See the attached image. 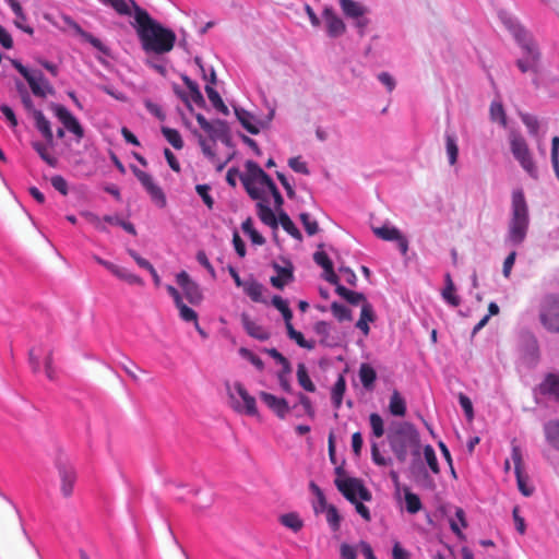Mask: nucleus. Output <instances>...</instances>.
<instances>
[{
    "instance_id": "nucleus-1",
    "label": "nucleus",
    "mask_w": 559,
    "mask_h": 559,
    "mask_svg": "<svg viewBox=\"0 0 559 559\" xmlns=\"http://www.w3.org/2000/svg\"><path fill=\"white\" fill-rule=\"evenodd\" d=\"M240 179L248 195L257 201V214L260 221L272 229L277 228L275 215L270 206V197L273 198L276 209L284 204V199L271 177L253 160L245 163V171L229 168L226 181L229 186L236 187L237 179Z\"/></svg>"
},
{
    "instance_id": "nucleus-2",
    "label": "nucleus",
    "mask_w": 559,
    "mask_h": 559,
    "mask_svg": "<svg viewBox=\"0 0 559 559\" xmlns=\"http://www.w3.org/2000/svg\"><path fill=\"white\" fill-rule=\"evenodd\" d=\"M139 36L146 52L163 55L169 52L176 41V34L153 20L145 11H138Z\"/></svg>"
},
{
    "instance_id": "nucleus-3",
    "label": "nucleus",
    "mask_w": 559,
    "mask_h": 559,
    "mask_svg": "<svg viewBox=\"0 0 559 559\" xmlns=\"http://www.w3.org/2000/svg\"><path fill=\"white\" fill-rule=\"evenodd\" d=\"M500 20L521 48L522 56L516 61L520 71L537 73L540 66V51L533 36L513 16L503 12L500 13Z\"/></svg>"
},
{
    "instance_id": "nucleus-4",
    "label": "nucleus",
    "mask_w": 559,
    "mask_h": 559,
    "mask_svg": "<svg viewBox=\"0 0 559 559\" xmlns=\"http://www.w3.org/2000/svg\"><path fill=\"white\" fill-rule=\"evenodd\" d=\"M390 447L399 462L404 463L413 456L415 466L420 460L421 443L418 430L409 423H400L389 435Z\"/></svg>"
},
{
    "instance_id": "nucleus-5",
    "label": "nucleus",
    "mask_w": 559,
    "mask_h": 559,
    "mask_svg": "<svg viewBox=\"0 0 559 559\" xmlns=\"http://www.w3.org/2000/svg\"><path fill=\"white\" fill-rule=\"evenodd\" d=\"M530 227L528 205L521 188L514 189L511 194V215L504 242L512 247L523 243Z\"/></svg>"
},
{
    "instance_id": "nucleus-6",
    "label": "nucleus",
    "mask_w": 559,
    "mask_h": 559,
    "mask_svg": "<svg viewBox=\"0 0 559 559\" xmlns=\"http://www.w3.org/2000/svg\"><path fill=\"white\" fill-rule=\"evenodd\" d=\"M508 141L513 158L531 179L537 181L539 169L525 138L520 132L512 130L508 135Z\"/></svg>"
},
{
    "instance_id": "nucleus-7",
    "label": "nucleus",
    "mask_w": 559,
    "mask_h": 559,
    "mask_svg": "<svg viewBox=\"0 0 559 559\" xmlns=\"http://www.w3.org/2000/svg\"><path fill=\"white\" fill-rule=\"evenodd\" d=\"M338 4L343 15L352 21L357 34L364 37L370 23L368 7L357 0H338Z\"/></svg>"
},
{
    "instance_id": "nucleus-8",
    "label": "nucleus",
    "mask_w": 559,
    "mask_h": 559,
    "mask_svg": "<svg viewBox=\"0 0 559 559\" xmlns=\"http://www.w3.org/2000/svg\"><path fill=\"white\" fill-rule=\"evenodd\" d=\"M539 321L550 333H559V295H546L539 305Z\"/></svg>"
},
{
    "instance_id": "nucleus-9",
    "label": "nucleus",
    "mask_w": 559,
    "mask_h": 559,
    "mask_svg": "<svg viewBox=\"0 0 559 559\" xmlns=\"http://www.w3.org/2000/svg\"><path fill=\"white\" fill-rule=\"evenodd\" d=\"M13 67L27 81L32 93L37 97H46L53 94V87L38 70H29L20 61L14 60Z\"/></svg>"
},
{
    "instance_id": "nucleus-10",
    "label": "nucleus",
    "mask_w": 559,
    "mask_h": 559,
    "mask_svg": "<svg viewBox=\"0 0 559 559\" xmlns=\"http://www.w3.org/2000/svg\"><path fill=\"white\" fill-rule=\"evenodd\" d=\"M334 483L340 492L352 503H356L357 500L370 501L372 499L371 492L358 478L337 477Z\"/></svg>"
},
{
    "instance_id": "nucleus-11",
    "label": "nucleus",
    "mask_w": 559,
    "mask_h": 559,
    "mask_svg": "<svg viewBox=\"0 0 559 559\" xmlns=\"http://www.w3.org/2000/svg\"><path fill=\"white\" fill-rule=\"evenodd\" d=\"M228 394L235 411L249 416L258 414L255 399L248 393L240 382H235L228 386Z\"/></svg>"
},
{
    "instance_id": "nucleus-12",
    "label": "nucleus",
    "mask_w": 559,
    "mask_h": 559,
    "mask_svg": "<svg viewBox=\"0 0 559 559\" xmlns=\"http://www.w3.org/2000/svg\"><path fill=\"white\" fill-rule=\"evenodd\" d=\"M132 171L146 193L150 195L152 202L160 209L165 207L167 203L166 195L163 189L155 182L154 178L138 167H133Z\"/></svg>"
},
{
    "instance_id": "nucleus-13",
    "label": "nucleus",
    "mask_w": 559,
    "mask_h": 559,
    "mask_svg": "<svg viewBox=\"0 0 559 559\" xmlns=\"http://www.w3.org/2000/svg\"><path fill=\"white\" fill-rule=\"evenodd\" d=\"M56 467L60 479V492L64 498H70L78 479L76 469L68 460L61 459L58 460Z\"/></svg>"
},
{
    "instance_id": "nucleus-14",
    "label": "nucleus",
    "mask_w": 559,
    "mask_h": 559,
    "mask_svg": "<svg viewBox=\"0 0 559 559\" xmlns=\"http://www.w3.org/2000/svg\"><path fill=\"white\" fill-rule=\"evenodd\" d=\"M324 31L329 38L336 39L346 33L347 26L343 19L331 5H325L321 12Z\"/></svg>"
},
{
    "instance_id": "nucleus-15",
    "label": "nucleus",
    "mask_w": 559,
    "mask_h": 559,
    "mask_svg": "<svg viewBox=\"0 0 559 559\" xmlns=\"http://www.w3.org/2000/svg\"><path fill=\"white\" fill-rule=\"evenodd\" d=\"M176 282L182 289L186 299L191 305H199L203 300V293L200 285L191 280L190 275L186 271H181L176 275Z\"/></svg>"
},
{
    "instance_id": "nucleus-16",
    "label": "nucleus",
    "mask_w": 559,
    "mask_h": 559,
    "mask_svg": "<svg viewBox=\"0 0 559 559\" xmlns=\"http://www.w3.org/2000/svg\"><path fill=\"white\" fill-rule=\"evenodd\" d=\"M511 457L514 463L518 488L523 496L530 497L534 492V487L530 485L528 476L523 472L522 452L519 447L512 448Z\"/></svg>"
},
{
    "instance_id": "nucleus-17",
    "label": "nucleus",
    "mask_w": 559,
    "mask_h": 559,
    "mask_svg": "<svg viewBox=\"0 0 559 559\" xmlns=\"http://www.w3.org/2000/svg\"><path fill=\"white\" fill-rule=\"evenodd\" d=\"M195 119L201 129L210 136L213 141H224L228 138V126L224 120L216 119L209 121L202 114H197Z\"/></svg>"
},
{
    "instance_id": "nucleus-18",
    "label": "nucleus",
    "mask_w": 559,
    "mask_h": 559,
    "mask_svg": "<svg viewBox=\"0 0 559 559\" xmlns=\"http://www.w3.org/2000/svg\"><path fill=\"white\" fill-rule=\"evenodd\" d=\"M372 231L378 238L382 240L396 242L397 248L403 255L407 253L408 240L395 226L383 225L381 227L372 228Z\"/></svg>"
},
{
    "instance_id": "nucleus-19",
    "label": "nucleus",
    "mask_w": 559,
    "mask_h": 559,
    "mask_svg": "<svg viewBox=\"0 0 559 559\" xmlns=\"http://www.w3.org/2000/svg\"><path fill=\"white\" fill-rule=\"evenodd\" d=\"M52 110L55 116L69 132L73 133L79 140L84 136L83 127L69 109L62 105L56 104L52 106Z\"/></svg>"
},
{
    "instance_id": "nucleus-20",
    "label": "nucleus",
    "mask_w": 559,
    "mask_h": 559,
    "mask_svg": "<svg viewBox=\"0 0 559 559\" xmlns=\"http://www.w3.org/2000/svg\"><path fill=\"white\" fill-rule=\"evenodd\" d=\"M261 401L272 409L280 418H285L289 412L288 403L283 397H277L267 392H260Z\"/></svg>"
},
{
    "instance_id": "nucleus-21",
    "label": "nucleus",
    "mask_w": 559,
    "mask_h": 559,
    "mask_svg": "<svg viewBox=\"0 0 559 559\" xmlns=\"http://www.w3.org/2000/svg\"><path fill=\"white\" fill-rule=\"evenodd\" d=\"M273 269L277 274L276 276L271 277V284L274 287L282 289L286 284L294 280L293 265L290 262H286L285 266L274 263Z\"/></svg>"
},
{
    "instance_id": "nucleus-22",
    "label": "nucleus",
    "mask_w": 559,
    "mask_h": 559,
    "mask_svg": "<svg viewBox=\"0 0 559 559\" xmlns=\"http://www.w3.org/2000/svg\"><path fill=\"white\" fill-rule=\"evenodd\" d=\"M539 393L559 403V374L548 373L539 384Z\"/></svg>"
},
{
    "instance_id": "nucleus-23",
    "label": "nucleus",
    "mask_w": 559,
    "mask_h": 559,
    "mask_svg": "<svg viewBox=\"0 0 559 559\" xmlns=\"http://www.w3.org/2000/svg\"><path fill=\"white\" fill-rule=\"evenodd\" d=\"M241 323L245 331L251 337L259 341H266L270 337L269 332L263 326L251 320L247 313L241 314Z\"/></svg>"
},
{
    "instance_id": "nucleus-24",
    "label": "nucleus",
    "mask_w": 559,
    "mask_h": 559,
    "mask_svg": "<svg viewBox=\"0 0 559 559\" xmlns=\"http://www.w3.org/2000/svg\"><path fill=\"white\" fill-rule=\"evenodd\" d=\"M445 153L450 166H454L457 163L459 157V143L457 135L454 131L445 130Z\"/></svg>"
},
{
    "instance_id": "nucleus-25",
    "label": "nucleus",
    "mask_w": 559,
    "mask_h": 559,
    "mask_svg": "<svg viewBox=\"0 0 559 559\" xmlns=\"http://www.w3.org/2000/svg\"><path fill=\"white\" fill-rule=\"evenodd\" d=\"M7 3L9 4V7L11 8L15 15V26L27 34H33L34 31L29 25H27V16L24 13L20 2L17 0H7Z\"/></svg>"
},
{
    "instance_id": "nucleus-26",
    "label": "nucleus",
    "mask_w": 559,
    "mask_h": 559,
    "mask_svg": "<svg viewBox=\"0 0 559 559\" xmlns=\"http://www.w3.org/2000/svg\"><path fill=\"white\" fill-rule=\"evenodd\" d=\"M33 116L35 120V127L45 138L49 145H53V133L50 127L49 120L44 116L40 110L34 109Z\"/></svg>"
},
{
    "instance_id": "nucleus-27",
    "label": "nucleus",
    "mask_w": 559,
    "mask_h": 559,
    "mask_svg": "<svg viewBox=\"0 0 559 559\" xmlns=\"http://www.w3.org/2000/svg\"><path fill=\"white\" fill-rule=\"evenodd\" d=\"M376 320L374 311L370 302L361 305L360 318L356 322V328L360 330L365 336L370 332L369 323Z\"/></svg>"
},
{
    "instance_id": "nucleus-28",
    "label": "nucleus",
    "mask_w": 559,
    "mask_h": 559,
    "mask_svg": "<svg viewBox=\"0 0 559 559\" xmlns=\"http://www.w3.org/2000/svg\"><path fill=\"white\" fill-rule=\"evenodd\" d=\"M544 433L547 443L559 451V419H551L544 424Z\"/></svg>"
},
{
    "instance_id": "nucleus-29",
    "label": "nucleus",
    "mask_w": 559,
    "mask_h": 559,
    "mask_svg": "<svg viewBox=\"0 0 559 559\" xmlns=\"http://www.w3.org/2000/svg\"><path fill=\"white\" fill-rule=\"evenodd\" d=\"M358 376L362 386L370 391L373 389L374 382L377 380V372L373 367L367 362H364L359 367Z\"/></svg>"
},
{
    "instance_id": "nucleus-30",
    "label": "nucleus",
    "mask_w": 559,
    "mask_h": 559,
    "mask_svg": "<svg viewBox=\"0 0 559 559\" xmlns=\"http://www.w3.org/2000/svg\"><path fill=\"white\" fill-rule=\"evenodd\" d=\"M389 412L397 417H403L406 414V402L397 390H394L390 396Z\"/></svg>"
},
{
    "instance_id": "nucleus-31",
    "label": "nucleus",
    "mask_w": 559,
    "mask_h": 559,
    "mask_svg": "<svg viewBox=\"0 0 559 559\" xmlns=\"http://www.w3.org/2000/svg\"><path fill=\"white\" fill-rule=\"evenodd\" d=\"M242 288H243V292L254 302H264V299H263L264 287L259 282H257L254 280L246 281Z\"/></svg>"
},
{
    "instance_id": "nucleus-32",
    "label": "nucleus",
    "mask_w": 559,
    "mask_h": 559,
    "mask_svg": "<svg viewBox=\"0 0 559 559\" xmlns=\"http://www.w3.org/2000/svg\"><path fill=\"white\" fill-rule=\"evenodd\" d=\"M346 391V381L345 378L340 374L337 380L335 381L332 392H331V400L334 408L338 409L342 406L343 396Z\"/></svg>"
},
{
    "instance_id": "nucleus-33",
    "label": "nucleus",
    "mask_w": 559,
    "mask_h": 559,
    "mask_svg": "<svg viewBox=\"0 0 559 559\" xmlns=\"http://www.w3.org/2000/svg\"><path fill=\"white\" fill-rule=\"evenodd\" d=\"M336 293H337L338 296H341L347 302H349L352 305H355V306L359 305V304L368 302L366 300V297H365V295L362 293L350 290V289L346 288L343 285H337L336 286Z\"/></svg>"
},
{
    "instance_id": "nucleus-34",
    "label": "nucleus",
    "mask_w": 559,
    "mask_h": 559,
    "mask_svg": "<svg viewBox=\"0 0 559 559\" xmlns=\"http://www.w3.org/2000/svg\"><path fill=\"white\" fill-rule=\"evenodd\" d=\"M32 146L46 164H48L51 167L57 166V158L49 153V147H51L52 145H49L47 141L46 143L35 141L32 143Z\"/></svg>"
},
{
    "instance_id": "nucleus-35",
    "label": "nucleus",
    "mask_w": 559,
    "mask_h": 559,
    "mask_svg": "<svg viewBox=\"0 0 559 559\" xmlns=\"http://www.w3.org/2000/svg\"><path fill=\"white\" fill-rule=\"evenodd\" d=\"M241 229L245 235H247L251 242L257 246H262L265 242V238L253 227V222L250 217H248L241 224Z\"/></svg>"
},
{
    "instance_id": "nucleus-36",
    "label": "nucleus",
    "mask_w": 559,
    "mask_h": 559,
    "mask_svg": "<svg viewBox=\"0 0 559 559\" xmlns=\"http://www.w3.org/2000/svg\"><path fill=\"white\" fill-rule=\"evenodd\" d=\"M236 115L241 126L251 134H258L260 127L254 122V117L246 110H236Z\"/></svg>"
},
{
    "instance_id": "nucleus-37",
    "label": "nucleus",
    "mask_w": 559,
    "mask_h": 559,
    "mask_svg": "<svg viewBox=\"0 0 559 559\" xmlns=\"http://www.w3.org/2000/svg\"><path fill=\"white\" fill-rule=\"evenodd\" d=\"M297 381L298 384L307 392H314L316 385L308 374L305 364L300 362L297 366Z\"/></svg>"
},
{
    "instance_id": "nucleus-38",
    "label": "nucleus",
    "mask_w": 559,
    "mask_h": 559,
    "mask_svg": "<svg viewBox=\"0 0 559 559\" xmlns=\"http://www.w3.org/2000/svg\"><path fill=\"white\" fill-rule=\"evenodd\" d=\"M405 509L409 514L419 512L423 503L418 495L412 492L409 489L404 490Z\"/></svg>"
},
{
    "instance_id": "nucleus-39",
    "label": "nucleus",
    "mask_w": 559,
    "mask_h": 559,
    "mask_svg": "<svg viewBox=\"0 0 559 559\" xmlns=\"http://www.w3.org/2000/svg\"><path fill=\"white\" fill-rule=\"evenodd\" d=\"M280 522H281L282 525H284L285 527L292 530L293 532H298L304 526L302 520L295 512H290V513H286V514L281 515Z\"/></svg>"
},
{
    "instance_id": "nucleus-40",
    "label": "nucleus",
    "mask_w": 559,
    "mask_h": 559,
    "mask_svg": "<svg viewBox=\"0 0 559 559\" xmlns=\"http://www.w3.org/2000/svg\"><path fill=\"white\" fill-rule=\"evenodd\" d=\"M467 523L465 520V513L463 509L457 508L455 511V518L450 519L451 531L459 537H463L462 528L466 527Z\"/></svg>"
},
{
    "instance_id": "nucleus-41",
    "label": "nucleus",
    "mask_w": 559,
    "mask_h": 559,
    "mask_svg": "<svg viewBox=\"0 0 559 559\" xmlns=\"http://www.w3.org/2000/svg\"><path fill=\"white\" fill-rule=\"evenodd\" d=\"M287 332V336L294 341L299 347L301 348H306V349H313L314 346H316V342L314 341H308L304 337L302 333L295 330L294 326H288V331Z\"/></svg>"
},
{
    "instance_id": "nucleus-42",
    "label": "nucleus",
    "mask_w": 559,
    "mask_h": 559,
    "mask_svg": "<svg viewBox=\"0 0 559 559\" xmlns=\"http://www.w3.org/2000/svg\"><path fill=\"white\" fill-rule=\"evenodd\" d=\"M421 451L424 453L425 461H426L428 467L430 468V471L433 474H439L440 467H439V463H438V459H437L435 449L430 444H427L424 448L421 447Z\"/></svg>"
},
{
    "instance_id": "nucleus-43",
    "label": "nucleus",
    "mask_w": 559,
    "mask_h": 559,
    "mask_svg": "<svg viewBox=\"0 0 559 559\" xmlns=\"http://www.w3.org/2000/svg\"><path fill=\"white\" fill-rule=\"evenodd\" d=\"M162 133L165 136V139L169 142V144L176 150H181L183 147L182 138L176 129L163 127Z\"/></svg>"
},
{
    "instance_id": "nucleus-44",
    "label": "nucleus",
    "mask_w": 559,
    "mask_h": 559,
    "mask_svg": "<svg viewBox=\"0 0 559 559\" xmlns=\"http://www.w3.org/2000/svg\"><path fill=\"white\" fill-rule=\"evenodd\" d=\"M114 275L116 277H118L119 280L127 282L130 285H140V286L143 285L142 278L140 276H138L136 274L130 272L126 267L118 266L117 271L115 272Z\"/></svg>"
},
{
    "instance_id": "nucleus-45",
    "label": "nucleus",
    "mask_w": 559,
    "mask_h": 559,
    "mask_svg": "<svg viewBox=\"0 0 559 559\" xmlns=\"http://www.w3.org/2000/svg\"><path fill=\"white\" fill-rule=\"evenodd\" d=\"M281 367L282 369L277 373L278 383L284 392L290 393L292 383L289 381V374L292 373V365L288 362L287 365H283Z\"/></svg>"
},
{
    "instance_id": "nucleus-46",
    "label": "nucleus",
    "mask_w": 559,
    "mask_h": 559,
    "mask_svg": "<svg viewBox=\"0 0 559 559\" xmlns=\"http://www.w3.org/2000/svg\"><path fill=\"white\" fill-rule=\"evenodd\" d=\"M205 93L210 99V102L212 103V105L218 109L219 111L226 114L227 112V107L226 105L224 104L222 97L219 96L218 92L210 84H206L205 85Z\"/></svg>"
},
{
    "instance_id": "nucleus-47",
    "label": "nucleus",
    "mask_w": 559,
    "mask_h": 559,
    "mask_svg": "<svg viewBox=\"0 0 559 559\" xmlns=\"http://www.w3.org/2000/svg\"><path fill=\"white\" fill-rule=\"evenodd\" d=\"M369 424L374 438H381L384 435V421L378 413L369 415Z\"/></svg>"
},
{
    "instance_id": "nucleus-48",
    "label": "nucleus",
    "mask_w": 559,
    "mask_h": 559,
    "mask_svg": "<svg viewBox=\"0 0 559 559\" xmlns=\"http://www.w3.org/2000/svg\"><path fill=\"white\" fill-rule=\"evenodd\" d=\"M326 522L333 532H337L341 527V515L334 506H330L324 510Z\"/></svg>"
},
{
    "instance_id": "nucleus-49",
    "label": "nucleus",
    "mask_w": 559,
    "mask_h": 559,
    "mask_svg": "<svg viewBox=\"0 0 559 559\" xmlns=\"http://www.w3.org/2000/svg\"><path fill=\"white\" fill-rule=\"evenodd\" d=\"M490 118L492 121L499 122L502 127L507 126V117L503 106L500 102H492L490 105Z\"/></svg>"
},
{
    "instance_id": "nucleus-50",
    "label": "nucleus",
    "mask_w": 559,
    "mask_h": 559,
    "mask_svg": "<svg viewBox=\"0 0 559 559\" xmlns=\"http://www.w3.org/2000/svg\"><path fill=\"white\" fill-rule=\"evenodd\" d=\"M522 122L527 128L530 135L537 136L539 130V121L537 117L531 114H521L520 115Z\"/></svg>"
},
{
    "instance_id": "nucleus-51",
    "label": "nucleus",
    "mask_w": 559,
    "mask_h": 559,
    "mask_svg": "<svg viewBox=\"0 0 559 559\" xmlns=\"http://www.w3.org/2000/svg\"><path fill=\"white\" fill-rule=\"evenodd\" d=\"M331 311L338 321H349L352 319L350 310L342 304L332 302Z\"/></svg>"
},
{
    "instance_id": "nucleus-52",
    "label": "nucleus",
    "mask_w": 559,
    "mask_h": 559,
    "mask_svg": "<svg viewBox=\"0 0 559 559\" xmlns=\"http://www.w3.org/2000/svg\"><path fill=\"white\" fill-rule=\"evenodd\" d=\"M177 307V309L179 310V317L181 318V320L186 321V322H195L198 321V314L197 312L188 307L183 300H181V304H177L175 305Z\"/></svg>"
},
{
    "instance_id": "nucleus-53",
    "label": "nucleus",
    "mask_w": 559,
    "mask_h": 559,
    "mask_svg": "<svg viewBox=\"0 0 559 559\" xmlns=\"http://www.w3.org/2000/svg\"><path fill=\"white\" fill-rule=\"evenodd\" d=\"M238 352L242 358L249 360L258 370H260V371L263 370L264 362L262 361V359L259 356H257L250 349H248L246 347H240Z\"/></svg>"
},
{
    "instance_id": "nucleus-54",
    "label": "nucleus",
    "mask_w": 559,
    "mask_h": 559,
    "mask_svg": "<svg viewBox=\"0 0 559 559\" xmlns=\"http://www.w3.org/2000/svg\"><path fill=\"white\" fill-rule=\"evenodd\" d=\"M371 459L372 462L378 466H389L392 463V460L390 457H384L378 448L377 442L371 443Z\"/></svg>"
},
{
    "instance_id": "nucleus-55",
    "label": "nucleus",
    "mask_w": 559,
    "mask_h": 559,
    "mask_svg": "<svg viewBox=\"0 0 559 559\" xmlns=\"http://www.w3.org/2000/svg\"><path fill=\"white\" fill-rule=\"evenodd\" d=\"M358 545H350L348 543H342L340 545V558L341 559H357L358 558Z\"/></svg>"
},
{
    "instance_id": "nucleus-56",
    "label": "nucleus",
    "mask_w": 559,
    "mask_h": 559,
    "mask_svg": "<svg viewBox=\"0 0 559 559\" xmlns=\"http://www.w3.org/2000/svg\"><path fill=\"white\" fill-rule=\"evenodd\" d=\"M211 187L209 185H197L195 191L203 200L204 204L212 210L214 205V200L210 194Z\"/></svg>"
},
{
    "instance_id": "nucleus-57",
    "label": "nucleus",
    "mask_w": 559,
    "mask_h": 559,
    "mask_svg": "<svg viewBox=\"0 0 559 559\" xmlns=\"http://www.w3.org/2000/svg\"><path fill=\"white\" fill-rule=\"evenodd\" d=\"M300 221L309 236H313L318 233V223L312 219L308 213H301Z\"/></svg>"
},
{
    "instance_id": "nucleus-58",
    "label": "nucleus",
    "mask_w": 559,
    "mask_h": 559,
    "mask_svg": "<svg viewBox=\"0 0 559 559\" xmlns=\"http://www.w3.org/2000/svg\"><path fill=\"white\" fill-rule=\"evenodd\" d=\"M288 166L296 173L304 175L309 174L307 164L299 156L289 158Z\"/></svg>"
},
{
    "instance_id": "nucleus-59",
    "label": "nucleus",
    "mask_w": 559,
    "mask_h": 559,
    "mask_svg": "<svg viewBox=\"0 0 559 559\" xmlns=\"http://www.w3.org/2000/svg\"><path fill=\"white\" fill-rule=\"evenodd\" d=\"M0 112L3 115L5 120L8 121L10 128L14 129L17 126V119L13 111V109L5 104L0 105Z\"/></svg>"
},
{
    "instance_id": "nucleus-60",
    "label": "nucleus",
    "mask_w": 559,
    "mask_h": 559,
    "mask_svg": "<svg viewBox=\"0 0 559 559\" xmlns=\"http://www.w3.org/2000/svg\"><path fill=\"white\" fill-rule=\"evenodd\" d=\"M314 262L320 265L324 271H329L333 266L332 261L324 251H317L313 254Z\"/></svg>"
},
{
    "instance_id": "nucleus-61",
    "label": "nucleus",
    "mask_w": 559,
    "mask_h": 559,
    "mask_svg": "<svg viewBox=\"0 0 559 559\" xmlns=\"http://www.w3.org/2000/svg\"><path fill=\"white\" fill-rule=\"evenodd\" d=\"M50 182H51V186L58 192H60L62 195L68 194V182L62 176H60V175L52 176Z\"/></svg>"
},
{
    "instance_id": "nucleus-62",
    "label": "nucleus",
    "mask_w": 559,
    "mask_h": 559,
    "mask_svg": "<svg viewBox=\"0 0 559 559\" xmlns=\"http://www.w3.org/2000/svg\"><path fill=\"white\" fill-rule=\"evenodd\" d=\"M441 296L443 300L452 307H457L461 305V298L455 294V290H448V288H443Z\"/></svg>"
},
{
    "instance_id": "nucleus-63",
    "label": "nucleus",
    "mask_w": 559,
    "mask_h": 559,
    "mask_svg": "<svg viewBox=\"0 0 559 559\" xmlns=\"http://www.w3.org/2000/svg\"><path fill=\"white\" fill-rule=\"evenodd\" d=\"M75 27L78 28V31L81 32V34L85 38V40L88 41L94 48L98 49L99 51L106 52L107 49L100 39L93 36L92 34L82 32L80 26H78L76 24H75Z\"/></svg>"
},
{
    "instance_id": "nucleus-64",
    "label": "nucleus",
    "mask_w": 559,
    "mask_h": 559,
    "mask_svg": "<svg viewBox=\"0 0 559 559\" xmlns=\"http://www.w3.org/2000/svg\"><path fill=\"white\" fill-rule=\"evenodd\" d=\"M43 355L41 348H32L29 350V364L35 372L40 368V358Z\"/></svg>"
}]
</instances>
